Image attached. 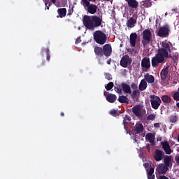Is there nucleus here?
I'll list each match as a JSON object with an SVG mask.
<instances>
[{
	"mask_svg": "<svg viewBox=\"0 0 179 179\" xmlns=\"http://www.w3.org/2000/svg\"><path fill=\"white\" fill-rule=\"evenodd\" d=\"M171 164V157L169 155H165L164 157V165L166 166L168 168L170 167Z\"/></svg>",
	"mask_w": 179,
	"mask_h": 179,
	"instance_id": "nucleus-26",
	"label": "nucleus"
},
{
	"mask_svg": "<svg viewBox=\"0 0 179 179\" xmlns=\"http://www.w3.org/2000/svg\"><path fill=\"white\" fill-rule=\"evenodd\" d=\"M60 115H61V117H64V116L65 115V114L64 113V112H62V113H60Z\"/></svg>",
	"mask_w": 179,
	"mask_h": 179,
	"instance_id": "nucleus-50",
	"label": "nucleus"
},
{
	"mask_svg": "<svg viewBox=\"0 0 179 179\" xmlns=\"http://www.w3.org/2000/svg\"><path fill=\"white\" fill-rule=\"evenodd\" d=\"M128 3V6L129 8H132L133 9H136L138 8L139 3L136 0H125Z\"/></svg>",
	"mask_w": 179,
	"mask_h": 179,
	"instance_id": "nucleus-20",
	"label": "nucleus"
},
{
	"mask_svg": "<svg viewBox=\"0 0 179 179\" xmlns=\"http://www.w3.org/2000/svg\"><path fill=\"white\" fill-rule=\"evenodd\" d=\"M82 41V40H80V38H78L76 40V44H79V43H80Z\"/></svg>",
	"mask_w": 179,
	"mask_h": 179,
	"instance_id": "nucleus-46",
	"label": "nucleus"
},
{
	"mask_svg": "<svg viewBox=\"0 0 179 179\" xmlns=\"http://www.w3.org/2000/svg\"><path fill=\"white\" fill-rule=\"evenodd\" d=\"M154 127H155V128H160V124L159 123H155Z\"/></svg>",
	"mask_w": 179,
	"mask_h": 179,
	"instance_id": "nucleus-45",
	"label": "nucleus"
},
{
	"mask_svg": "<svg viewBox=\"0 0 179 179\" xmlns=\"http://www.w3.org/2000/svg\"><path fill=\"white\" fill-rule=\"evenodd\" d=\"M164 152L162 150L157 149L154 154V160L155 162H160L164 159Z\"/></svg>",
	"mask_w": 179,
	"mask_h": 179,
	"instance_id": "nucleus-11",
	"label": "nucleus"
},
{
	"mask_svg": "<svg viewBox=\"0 0 179 179\" xmlns=\"http://www.w3.org/2000/svg\"><path fill=\"white\" fill-rule=\"evenodd\" d=\"M169 33L170 27H169L168 24H166L159 29L157 35L158 36V37H169Z\"/></svg>",
	"mask_w": 179,
	"mask_h": 179,
	"instance_id": "nucleus-7",
	"label": "nucleus"
},
{
	"mask_svg": "<svg viewBox=\"0 0 179 179\" xmlns=\"http://www.w3.org/2000/svg\"><path fill=\"white\" fill-rule=\"evenodd\" d=\"M131 87V89H133V90H138V85L136 84L135 83H132L131 84V87Z\"/></svg>",
	"mask_w": 179,
	"mask_h": 179,
	"instance_id": "nucleus-42",
	"label": "nucleus"
},
{
	"mask_svg": "<svg viewBox=\"0 0 179 179\" xmlns=\"http://www.w3.org/2000/svg\"><path fill=\"white\" fill-rule=\"evenodd\" d=\"M157 141H162V138H157Z\"/></svg>",
	"mask_w": 179,
	"mask_h": 179,
	"instance_id": "nucleus-56",
	"label": "nucleus"
},
{
	"mask_svg": "<svg viewBox=\"0 0 179 179\" xmlns=\"http://www.w3.org/2000/svg\"><path fill=\"white\" fill-rule=\"evenodd\" d=\"M178 92H179V87H178Z\"/></svg>",
	"mask_w": 179,
	"mask_h": 179,
	"instance_id": "nucleus-57",
	"label": "nucleus"
},
{
	"mask_svg": "<svg viewBox=\"0 0 179 179\" xmlns=\"http://www.w3.org/2000/svg\"><path fill=\"white\" fill-rule=\"evenodd\" d=\"M102 50L105 57H110L113 52V48L110 44H106L103 46Z\"/></svg>",
	"mask_w": 179,
	"mask_h": 179,
	"instance_id": "nucleus-13",
	"label": "nucleus"
},
{
	"mask_svg": "<svg viewBox=\"0 0 179 179\" xmlns=\"http://www.w3.org/2000/svg\"><path fill=\"white\" fill-rule=\"evenodd\" d=\"M175 160H176L177 164H178V166H179V156H176Z\"/></svg>",
	"mask_w": 179,
	"mask_h": 179,
	"instance_id": "nucleus-44",
	"label": "nucleus"
},
{
	"mask_svg": "<svg viewBox=\"0 0 179 179\" xmlns=\"http://www.w3.org/2000/svg\"><path fill=\"white\" fill-rule=\"evenodd\" d=\"M80 3L83 5L85 9H86V8H87L88 6L92 5V3H90V1L89 0H81Z\"/></svg>",
	"mask_w": 179,
	"mask_h": 179,
	"instance_id": "nucleus-33",
	"label": "nucleus"
},
{
	"mask_svg": "<svg viewBox=\"0 0 179 179\" xmlns=\"http://www.w3.org/2000/svg\"><path fill=\"white\" fill-rule=\"evenodd\" d=\"M87 10L91 15H94V13L97 12V6L93 3H91V5L87 8Z\"/></svg>",
	"mask_w": 179,
	"mask_h": 179,
	"instance_id": "nucleus-21",
	"label": "nucleus"
},
{
	"mask_svg": "<svg viewBox=\"0 0 179 179\" xmlns=\"http://www.w3.org/2000/svg\"><path fill=\"white\" fill-rule=\"evenodd\" d=\"M155 134L148 133L145 135V141H148L150 143H155Z\"/></svg>",
	"mask_w": 179,
	"mask_h": 179,
	"instance_id": "nucleus-25",
	"label": "nucleus"
},
{
	"mask_svg": "<svg viewBox=\"0 0 179 179\" xmlns=\"http://www.w3.org/2000/svg\"><path fill=\"white\" fill-rule=\"evenodd\" d=\"M104 76H105V79H107L108 80H111V79H113V76H111V74L108 73H106L104 74Z\"/></svg>",
	"mask_w": 179,
	"mask_h": 179,
	"instance_id": "nucleus-41",
	"label": "nucleus"
},
{
	"mask_svg": "<svg viewBox=\"0 0 179 179\" xmlns=\"http://www.w3.org/2000/svg\"><path fill=\"white\" fill-rule=\"evenodd\" d=\"M169 68H170V66H166L161 71L160 76L162 80H166L167 79V75H169Z\"/></svg>",
	"mask_w": 179,
	"mask_h": 179,
	"instance_id": "nucleus-17",
	"label": "nucleus"
},
{
	"mask_svg": "<svg viewBox=\"0 0 179 179\" xmlns=\"http://www.w3.org/2000/svg\"><path fill=\"white\" fill-rule=\"evenodd\" d=\"M142 3L145 8H150V6H152V2L149 0H144Z\"/></svg>",
	"mask_w": 179,
	"mask_h": 179,
	"instance_id": "nucleus-35",
	"label": "nucleus"
},
{
	"mask_svg": "<svg viewBox=\"0 0 179 179\" xmlns=\"http://www.w3.org/2000/svg\"><path fill=\"white\" fill-rule=\"evenodd\" d=\"M150 103L152 108L154 110H157L159 107H160V104H162V99H160V97L156 95H150Z\"/></svg>",
	"mask_w": 179,
	"mask_h": 179,
	"instance_id": "nucleus-6",
	"label": "nucleus"
},
{
	"mask_svg": "<svg viewBox=\"0 0 179 179\" xmlns=\"http://www.w3.org/2000/svg\"><path fill=\"white\" fill-rule=\"evenodd\" d=\"M131 111L138 118H141V117L143 116V110H142V108H141V106L139 105L134 106L131 108Z\"/></svg>",
	"mask_w": 179,
	"mask_h": 179,
	"instance_id": "nucleus-10",
	"label": "nucleus"
},
{
	"mask_svg": "<svg viewBox=\"0 0 179 179\" xmlns=\"http://www.w3.org/2000/svg\"><path fill=\"white\" fill-rule=\"evenodd\" d=\"M130 94L131 99H136V97H139V96H141V92L138 91V90H133V92Z\"/></svg>",
	"mask_w": 179,
	"mask_h": 179,
	"instance_id": "nucleus-32",
	"label": "nucleus"
},
{
	"mask_svg": "<svg viewBox=\"0 0 179 179\" xmlns=\"http://www.w3.org/2000/svg\"><path fill=\"white\" fill-rule=\"evenodd\" d=\"M42 52H45L47 61H50V59H51V56L50 55V49L48 48L42 49Z\"/></svg>",
	"mask_w": 179,
	"mask_h": 179,
	"instance_id": "nucleus-34",
	"label": "nucleus"
},
{
	"mask_svg": "<svg viewBox=\"0 0 179 179\" xmlns=\"http://www.w3.org/2000/svg\"><path fill=\"white\" fill-rule=\"evenodd\" d=\"M106 99L108 103H115L117 100V96L114 94H108L106 96Z\"/></svg>",
	"mask_w": 179,
	"mask_h": 179,
	"instance_id": "nucleus-22",
	"label": "nucleus"
},
{
	"mask_svg": "<svg viewBox=\"0 0 179 179\" xmlns=\"http://www.w3.org/2000/svg\"><path fill=\"white\" fill-rule=\"evenodd\" d=\"M143 166L145 167V169H148V167H149V163H145V164H143Z\"/></svg>",
	"mask_w": 179,
	"mask_h": 179,
	"instance_id": "nucleus-48",
	"label": "nucleus"
},
{
	"mask_svg": "<svg viewBox=\"0 0 179 179\" xmlns=\"http://www.w3.org/2000/svg\"><path fill=\"white\" fill-rule=\"evenodd\" d=\"M172 97H173V100L176 101H179V92L174 91L172 94Z\"/></svg>",
	"mask_w": 179,
	"mask_h": 179,
	"instance_id": "nucleus-36",
	"label": "nucleus"
},
{
	"mask_svg": "<svg viewBox=\"0 0 179 179\" xmlns=\"http://www.w3.org/2000/svg\"><path fill=\"white\" fill-rule=\"evenodd\" d=\"M143 80L147 83L152 85V83H155V76L153 75L147 73L144 75Z\"/></svg>",
	"mask_w": 179,
	"mask_h": 179,
	"instance_id": "nucleus-18",
	"label": "nucleus"
},
{
	"mask_svg": "<svg viewBox=\"0 0 179 179\" xmlns=\"http://www.w3.org/2000/svg\"><path fill=\"white\" fill-rule=\"evenodd\" d=\"M147 87H148V83L146 81H145L144 79H142L138 85L139 90L141 92H143V90H146Z\"/></svg>",
	"mask_w": 179,
	"mask_h": 179,
	"instance_id": "nucleus-23",
	"label": "nucleus"
},
{
	"mask_svg": "<svg viewBox=\"0 0 179 179\" xmlns=\"http://www.w3.org/2000/svg\"><path fill=\"white\" fill-rule=\"evenodd\" d=\"M113 87H114V83H113V82L108 83L107 85L105 87V88L106 89V90L108 92L111 90V89H113Z\"/></svg>",
	"mask_w": 179,
	"mask_h": 179,
	"instance_id": "nucleus-38",
	"label": "nucleus"
},
{
	"mask_svg": "<svg viewBox=\"0 0 179 179\" xmlns=\"http://www.w3.org/2000/svg\"><path fill=\"white\" fill-rule=\"evenodd\" d=\"M103 18L97 15H84L83 23L87 30H94L97 27L101 26Z\"/></svg>",
	"mask_w": 179,
	"mask_h": 179,
	"instance_id": "nucleus-2",
	"label": "nucleus"
},
{
	"mask_svg": "<svg viewBox=\"0 0 179 179\" xmlns=\"http://www.w3.org/2000/svg\"><path fill=\"white\" fill-rule=\"evenodd\" d=\"M178 121V116L177 115H172L170 118V122L172 124H176V122Z\"/></svg>",
	"mask_w": 179,
	"mask_h": 179,
	"instance_id": "nucleus-37",
	"label": "nucleus"
},
{
	"mask_svg": "<svg viewBox=\"0 0 179 179\" xmlns=\"http://www.w3.org/2000/svg\"><path fill=\"white\" fill-rule=\"evenodd\" d=\"M110 115H112L113 117H117V115H119L120 114L118 113V111L115 109H113L110 111Z\"/></svg>",
	"mask_w": 179,
	"mask_h": 179,
	"instance_id": "nucleus-40",
	"label": "nucleus"
},
{
	"mask_svg": "<svg viewBox=\"0 0 179 179\" xmlns=\"http://www.w3.org/2000/svg\"><path fill=\"white\" fill-rule=\"evenodd\" d=\"M94 40L97 44L103 45L107 43V35H106L104 32L101 31V30L96 31L94 33Z\"/></svg>",
	"mask_w": 179,
	"mask_h": 179,
	"instance_id": "nucleus-3",
	"label": "nucleus"
},
{
	"mask_svg": "<svg viewBox=\"0 0 179 179\" xmlns=\"http://www.w3.org/2000/svg\"><path fill=\"white\" fill-rule=\"evenodd\" d=\"M146 149L148 150V152H150V145L147 144L146 145Z\"/></svg>",
	"mask_w": 179,
	"mask_h": 179,
	"instance_id": "nucleus-47",
	"label": "nucleus"
},
{
	"mask_svg": "<svg viewBox=\"0 0 179 179\" xmlns=\"http://www.w3.org/2000/svg\"><path fill=\"white\" fill-rule=\"evenodd\" d=\"M141 66L143 71H149L150 69V59L144 57L141 60Z\"/></svg>",
	"mask_w": 179,
	"mask_h": 179,
	"instance_id": "nucleus-12",
	"label": "nucleus"
},
{
	"mask_svg": "<svg viewBox=\"0 0 179 179\" xmlns=\"http://www.w3.org/2000/svg\"><path fill=\"white\" fill-rule=\"evenodd\" d=\"M134 131L136 134H142L143 132V125L141 123L136 124Z\"/></svg>",
	"mask_w": 179,
	"mask_h": 179,
	"instance_id": "nucleus-28",
	"label": "nucleus"
},
{
	"mask_svg": "<svg viewBox=\"0 0 179 179\" xmlns=\"http://www.w3.org/2000/svg\"><path fill=\"white\" fill-rule=\"evenodd\" d=\"M127 121H131V116L126 115L123 117L122 124L124 125V129H125V131H127V129H128V127H127V125H126V124H128V122H127Z\"/></svg>",
	"mask_w": 179,
	"mask_h": 179,
	"instance_id": "nucleus-30",
	"label": "nucleus"
},
{
	"mask_svg": "<svg viewBox=\"0 0 179 179\" xmlns=\"http://www.w3.org/2000/svg\"><path fill=\"white\" fill-rule=\"evenodd\" d=\"M88 1H90L91 2H96V0H88Z\"/></svg>",
	"mask_w": 179,
	"mask_h": 179,
	"instance_id": "nucleus-53",
	"label": "nucleus"
},
{
	"mask_svg": "<svg viewBox=\"0 0 179 179\" xmlns=\"http://www.w3.org/2000/svg\"><path fill=\"white\" fill-rule=\"evenodd\" d=\"M142 37L143 39L141 41V43L145 47V45H148V44H150V41H152V31H150V29H145L142 33Z\"/></svg>",
	"mask_w": 179,
	"mask_h": 179,
	"instance_id": "nucleus-5",
	"label": "nucleus"
},
{
	"mask_svg": "<svg viewBox=\"0 0 179 179\" xmlns=\"http://www.w3.org/2000/svg\"><path fill=\"white\" fill-rule=\"evenodd\" d=\"M138 20V15L134 14L132 17H131L127 22H126V26L129 27V29H134L135 27V24H136V22Z\"/></svg>",
	"mask_w": 179,
	"mask_h": 179,
	"instance_id": "nucleus-8",
	"label": "nucleus"
},
{
	"mask_svg": "<svg viewBox=\"0 0 179 179\" xmlns=\"http://www.w3.org/2000/svg\"><path fill=\"white\" fill-rule=\"evenodd\" d=\"M52 2H53L54 3H55L57 2V0H51Z\"/></svg>",
	"mask_w": 179,
	"mask_h": 179,
	"instance_id": "nucleus-52",
	"label": "nucleus"
},
{
	"mask_svg": "<svg viewBox=\"0 0 179 179\" xmlns=\"http://www.w3.org/2000/svg\"><path fill=\"white\" fill-rule=\"evenodd\" d=\"M118 101L120 103H122L123 104H129V99L126 96L122 95L120 96L118 98Z\"/></svg>",
	"mask_w": 179,
	"mask_h": 179,
	"instance_id": "nucleus-29",
	"label": "nucleus"
},
{
	"mask_svg": "<svg viewBox=\"0 0 179 179\" xmlns=\"http://www.w3.org/2000/svg\"><path fill=\"white\" fill-rule=\"evenodd\" d=\"M115 92L118 94H122V91L126 94H132V91L131 90V86L126 83H122L120 85L115 87Z\"/></svg>",
	"mask_w": 179,
	"mask_h": 179,
	"instance_id": "nucleus-4",
	"label": "nucleus"
},
{
	"mask_svg": "<svg viewBox=\"0 0 179 179\" xmlns=\"http://www.w3.org/2000/svg\"><path fill=\"white\" fill-rule=\"evenodd\" d=\"M176 107H178V108H179V102H178V103H176Z\"/></svg>",
	"mask_w": 179,
	"mask_h": 179,
	"instance_id": "nucleus-51",
	"label": "nucleus"
},
{
	"mask_svg": "<svg viewBox=\"0 0 179 179\" xmlns=\"http://www.w3.org/2000/svg\"><path fill=\"white\" fill-rule=\"evenodd\" d=\"M107 64L110 65V61H107Z\"/></svg>",
	"mask_w": 179,
	"mask_h": 179,
	"instance_id": "nucleus-55",
	"label": "nucleus"
},
{
	"mask_svg": "<svg viewBox=\"0 0 179 179\" xmlns=\"http://www.w3.org/2000/svg\"><path fill=\"white\" fill-rule=\"evenodd\" d=\"M132 64V59L129 57L128 55L124 56L120 60V66L122 68H127L128 65H131Z\"/></svg>",
	"mask_w": 179,
	"mask_h": 179,
	"instance_id": "nucleus-9",
	"label": "nucleus"
},
{
	"mask_svg": "<svg viewBox=\"0 0 179 179\" xmlns=\"http://www.w3.org/2000/svg\"><path fill=\"white\" fill-rule=\"evenodd\" d=\"M57 13L59 15H57V17H65L66 16V8H59L57 10Z\"/></svg>",
	"mask_w": 179,
	"mask_h": 179,
	"instance_id": "nucleus-24",
	"label": "nucleus"
},
{
	"mask_svg": "<svg viewBox=\"0 0 179 179\" xmlns=\"http://www.w3.org/2000/svg\"><path fill=\"white\" fill-rule=\"evenodd\" d=\"M43 2L45 5V9H50V5H48V2H50V0H43Z\"/></svg>",
	"mask_w": 179,
	"mask_h": 179,
	"instance_id": "nucleus-43",
	"label": "nucleus"
},
{
	"mask_svg": "<svg viewBox=\"0 0 179 179\" xmlns=\"http://www.w3.org/2000/svg\"><path fill=\"white\" fill-rule=\"evenodd\" d=\"M159 179H169V178H167L166 176H161Z\"/></svg>",
	"mask_w": 179,
	"mask_h": 179,
	"instance_id": "nucleus-49",
	"label": "nucleus"
},
{
	"mask_svg": "<svg viewBox=\"0 0 179 179\" xmlns=\"http://www.w3.org/2000/svg\"><path fill=\"white\" fill-rule=\"evenodd\" d=\"M156 120V115L154 114H150L147 117L148 121H155Z\"/></svg>",
	"mask_w": 179,
	"mask_h": 179,
	"instance_id": "nucleus-39",
	"label": "nucleus"
},
{
	"mask_svg": "<svg viewBox=\"0 0 179 179\" xmlns=\"http://www.w3.org/2000/svg\"><path fill=\"white\" fill-rule=\"evenodd\" d=\"M166 58H171L173 62H176L178 58V52H176L171 55V46H170V44L162 42L161 48H158L155 57H153L151 59L152 66L157 68L159 64H163L166 61Z\"/></svg>",
	"mask_w": 179,
	"mask_h": 179,
	"instance_id": "nucleus-1",
	"label": "nucleus"
},
{
	"mask_svg": "<svg viewBox=\"0 0 179 179\" xmlns=\"http://www.w3.org/2000/svg\"><path fill=\"white\" fill-rule=\"evenodd\" d=\"M159 174H166L169 170V166L164 165V164H159L157 169Z\"/></svg>",
	"mask_w": 179,
	"mask_h": 179,
	"instance_id": "nucleus-16",
	"label": "nucleus"
},
{
	"mask_svg": "<svg viewBox=\"0 0 179 179\" xmlns=\"http://www.w3.org/2000/svg\"><path fill=\"white\" fill-rule=\"evenodd\" d=\"M94 52L96 55V58L97 59H100V58L104 57L103 52V48L95 46L94 48Z\"/></svg>",
	"mask_w": 179,
	"mask_h": 179,
	"instance_id": "nucleus-14",
	"label": "nucleus"
},
{
	"mask_svg": "<svg viewBox=\"0 0 179 179\" xmlns=\"http://www.w3.org/2000/svg\"><path fill=\"white\" fill-rule=\"evenodd\" d=\"M105 1H111V0H105Z\"/></svg>",
	"mask_w": 179,
	"mask_h": 179,
	"instance_id": "nucleus-58",
	"label": "nucleus"
},
{
	"mask_svg": "<svg viewBox=\"0 0 179 179\" xmlns=\"http://www.w3.org/2000/svg\"><path fill=\"white\" fill-rule=\"evenodd\" d=\"M161 99L163 103H165L166 104H170V103L173 101L171 96L169 95H163Z\"/></svg>",
	"mask_w": 179,
	"mask_h": 179,
	"instance_id": "nucleus-27",
	"label": "nucleus"
},
{
	"mask_svg": "<svg viewBox=\"0 0 179 179\" xmlns=\"http://www.w3.org/2000/svg\"><path fill=\"white\" fill-rule=\"evenodd\" d=\"M71 10H69V15H71Z\"/></svg>",
	"mask_w": 179,
	"mask_h": 179,
	"instance_id": "nucleus-54",
	"label": "nucleus"
},
{
	"mask_svg": "<svg viewBox=\"0 0 179 179\" xmlns=\"http://www.w3.org/2000/svg\"><path fill=\"white\" fill-rule=\"evenodd\" d=\"M138 38V34L136 33H131L130 34V44L131 47L136 45V39Z\"/></svg>",
	"mask_w": 179,
	"mask_h": 179,
	"instance_id": "nucleus-19",
	"label": "nucleus"
},
{
	"mask_svg": "<svg viewBox=\"0 0 179 179\" xmlns=\"http://www.w3.org/2000/svg\"><path fill=\"white\" fill-rule=\"evenodd\" d=\"M153 173H155V169L153 167H151L148 172V179H155V175L153 174Z\"/></svg>",
	"mask_w": 179,
	"mask_h": 179,
	"instance_id": "nucleus-31",
	"label": "nucleus"
},
{
	"mask_svg": "<svg viewBox=\"0 0 179 179\" xmlns=\"http://www.w3.org/2000/svg\"><path fill=\"white\" fill-rule=\"evenodd\" d=\"M161 145H162V149H164V151L166 155H171V152L173 151L171 150V148L170 147V144H169V142H162L161 143Z\"/></svg>",
	"mask_w": 179,
	"mask_h": 179,
	"instance_id": "nucleus-15",
	"label": "nucleus"
}]
</instances>
